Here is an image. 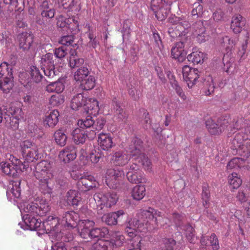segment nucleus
<instances>
[{
    "instance_id": "obj_22",
    "label": "nucleus",
    "mask_w": 250,
    "mask_h": 250,
    "mask_svg": "<svg viewBox=\"0 0 250 250\" xmlns=\"http://www.w3.org/2000/svg\"><path fill=\"white\" fill-rule=\"evenodd\" d=\"M38 10L41 13V15L42 18L46 19H50L54 18L55 10L51 8L47 0H43L38 7Z\"/></svg>"
},
{
    "instance_id": "obj_44",
    "label": "nucleus",
    "mask_w": 250,
    "mask_h": 250,
    "mask_svg": "<svg viewBox=\"0 0 250 250\" xmlns=\"http://www.w3.org/2000/svg\"><path fill=\"white\" fill-rule=\"evenodd\" d=\"M195 26L198 28V30H196L194 33L195 35L197 36V40L200 43L205 42L206 41L207 36L205 33V28L202 23H196Z\"/></svg>"
},
{
    "instance_id": "obj_62",
    "label": "nucleus",
    "mask_w": 250,
    "mask_h": 250,
    "mask_svg": "<svg viewBox=\"0 0 250 250\" xmlns=\"http://www.w3.org/2000/svg\"><path fill=\"white\" fill-rule=\"evenodd\" d=\"M203 11V6L199 2H195L192 6L191 15L193 18H197Z\"/></svg>"
},
{
    "instance_id": "obj_16",
    "label": "nucleus",
    "mask_w": 250,
    "mask_h": 250,
    "mask_svg": "<svg viewBox=\"0 0 250 250\" xmlns=\"http://www.w3.org/2000/svg\"><path fill=\"white\" fill-rule=\"evenodd\" d=\"M140 215L142 218L147 219L148 220H153L157 225L159 224L161 226H164L165 224H167V221H164V220H167L163 217L162 213L153 208H148L146 209L142 210L140 213Z\"/></svg>"
},
{
    "instance_id": "obj_9",
    "label": "nucleus",
    "mask_w": 250,
    "mask_h": 250,
    "mask_svg": "<svg viewBox=\"0 0 250 250\" xmlns=\"http://www.w3.org/2000/svg\"><path fill=\"white\" fill-rule=\"evenodd\" d=\"M24 163H29L37 161L40 157L37 146L32 141L26 140L20 144Z\"/></svg>"
},
{
    "instance_id": "obj_10",
    "label": "nucleus",
    "mask_w": 250,
    "mask_h": 250,
    "mask_svg": "<svg viewBox=\"0 0 250 250\" xmlns=\"http://www.w3.org/2000/svg\"><path fill=\"white\" fill-rule=\"evenodd\" d=\"M50 207L45 200L42 199L27 204L24 207L23 210L26 213H30L34 216H45L50 210Z\"/></svg>"
},
{
    "instance_id": "obj_26",
    "label": "nucleus",
    "mask_w": 250,
    "mask_h": 250,
    "mask_svg": "<svg viewBox=\"0 0 250 250\" xmlns=\"http://www.w3.org/2000/svg\"><path fill=\"white\" fill-rule=\"evenodd\" d=\"M124 214L122 210L117 212H113L109 213L104 214L102 217V221L109 226L116 225L118 223V220Z\"/></svg>"
},
{
    "instance_id": "obj_17",
    "label": "nucleus",
    "mask_w": 250,
    "mask_h": 250,
    "mask_svg": "<svg viewBox=\"0 0 250 250\" xmlns=\"http://www.w3.org/2000/svg\"><path fill=\"white\" fill-rule=\"evenodd\" d=\"M80 221L78 213L74 211H66L62 216V224L64 228L70 231L75 229Z\"/></svg>"
},
{
    "instance_id": "obj_23",
    "label": "nucleus",
    "mask_w": 250,
    "mask_h": 250,
    "mask_svg": "<svg viewBox=\"0 0 250 250\" xmlns=\"http://www.w3.org/2000/svg\"><path fill=\"white\" fill-rule=\"evenodd\" d=\"M33 36L27 32H23L18 36L19 46L23 50H28L33 43Z\"/></svg>"
},
{
    "instance_id": "obj_40",
    "label": "nucleus",
    "mask_w": 250,
    "mask_h": 250,
    "mask_svg": "<svg viewBox=\"0 0 250 250\" xmlns=\"http://www.w3.org/2000/svg\"><path fill=\"white\" fill-rule=\"evenodd\" d=\"M146 195V187L144 185H136L132 189L131 196L136 200L142 199Z\"/></svg>"
},
{
    "instance_id": "obj_28",
    "label": "nucleus",
    "mask_w": 250,
    "mask_h": 250,
    "mask_svg": "<svg viewBox=\"0 0 250 250\" xmlns=\"http://www.w3.org/2000/svg\"><path fill=\"white\" fill-rule=\"evenodd\" d=\"M245 25V19L239 14L235 15L232 18L230 28L235 34L239 33Z\"/></svg>"
},
{
    "instance_id": "obj_64",
    "label": "nucleus",
    "mask_w": 250,
    "mask_h": 250,
    "mask_svg": "<svg viewBox=\"0 0 250 250\" xmlns=\"http://www.w3.org/2000/svg\"><path fill=\"white\" fill-rule=\"evenodd\" d=\"M209 240L213 250H218L220 249L219 241L215 233L211 234Z\"/></svg>"
},
{
    "instance_id": "obj_18",
    "label": "nucleus",
    "mask_w": 250,
    "mask_h": 250,
    "mask_svg": "<svg viewBox=\"0 0 250 250\" xmlns=\"http://www.w3.org/2000/svg\"><path fill=\"white\" fill-rule=\"evenodd\" d=\"M94 224L92 220H82L79 222L77 228H75L74 231L79 232L81 237L83 239L91 238V230Z\"/></svg>"
},
{
    "instance_id": "obj_27",
    "label": "nucleus",
    "mask_w": 250,
    "mask_h": 250,
    "mask_svg": "<svg viewBox=\"0 0 250 250\" xmlns=\"http://www.w3.org/2000/svg\"><path fill=\"white\" fill-rule=\"evenodd\" d=\"M130 158V156L125 151L119 150L114 153L112 162L116 166H123L128 163Z\"/></svg>"
},
{
    "instance_id": "obj_43",
    "label": "nucleus",
    "mask_w": 250,
    "mask_h": 250,
    "mask_svg": "<svg viewBox=\"0 0 250 250\" xmlns=\"http://www.w3.org/2000/svg\"><path fill=\"white\" fill-rule=\"evenodd\" d=\"M69 57V64L71 67H79L84 63V60L79 58L75 50H72Z\"/></svg>"
},
{
    "instance_id": "obj_46",
    "label": "nucleus",
    "mask_w": 250,
    "mask_h": 250,
    "mask_svg": "<svg viewBox=\"0 0 250 250\" xmlns=\"http://www.w3.org/2000/svg\"><path fill=\"white\" fill-rule=\"evenodd\" d=\"M81 83L82 88L85 90L92 89L95 85V79L93 76H88L87 77L82 80Z\"/></svg>"
},
{
    "instance_id": "obj_2",
    "label": "nucleus",
    "mask_w": 250,
    "mask_h": 250,
    "mask_svg": "<svg viewBox=\"0 0 250 250\" xmlns=\"http://www.w3.org/2000/svg\"><path fill=\"white\" fill-rule=\"evenodd\" d=\"M142 140L137 138H133L129 145L128 150L132 157L133 163L129 167L128 171H137L140 170L139 166H142L145 170L152 171V164L150 160L142 152Z\"/></svg>"
},
{
    "instance_id": "obj_3",
    "label": "nucleus",
    "mask_w": 250,
    "mask_h": 250,
    "mask_svg": "<svg viewBox=\"0 0 250 250\" xmlns=\"http://www.w3.org/2000/svg\"><path fill=\"white\" fill-rule=\"evenodd\" d=\"M117 193L113 191L107 192H99L94 195V199L97 203L98 213L102 214V210L111 208L116 205L118 200Z\"/></svg>"
},
{
    "instance_id": "obj_37",
    "label": "nucleus",
    "mask_w": 250,
    "mask_h": 250,
    "mask_svg": "<svg viewBox=\"0 0 250 250\" xmlns=\"http://www.w3.org/2000/svg\"><path fill=\"white\" fill-rule=\"evenodd\" d=\"M81 201L80 194L75 190H70L67 193V201L69 205L78 206Z\"/></svg>"
},
{
    "instance_id": "obj_48",
    "label": "nucleus",
    "mask_w": 250,
    "mask_h": 250,
    "mask_svg": "<svg viewBox=\"0 0 250 250\" xmlns=\"http://www.w3.org/2000/svg\"><path fill=\"white\" fill-rule=\"evenodd\" d=\"M89 75V71L87 67H82L79 68L74 74V79L77 82H81Z\"/></svg>"
},
{
    "instance_id": "obj_7",
    "label": "nucleus",
    "mask_w": 250,
    "mask_h": 250,
    "mask_svg": "<svg viewBox=\"0 0 250 250\" xmlns=\"http://www.w3.org/2000/svg\"><path fill=\"white\" fill-rule=\"evenodd\" d=\"M42 225L52 239L58 241L62 239L63 235L65 233L62 229H60V224L58 217L48 216L45 220L42 221Z\"/></svg>"
},
{
    "instance_id": "obj_34",
    "label": "nucleus",
    "mask_w": 250,
    "mask_h": 250,
    "mask_svg": "<svg viewBox=\"0 0 250 250\" xmlns=\"http://www.w3.org/2000/svg\"><path fill=\"white\" fill-rule=\"evenodd\" d=\"M84 109L88 114L95 116L99 113V103L95 99H87Z\"/></svg>"
},
{
    "instance_id": "obj_61",
    "label": "nucleus",
    "mask_w": 250,
    "mask_h": 250,
    "mask_svg": "<svg viewBox=\"0 0 250 250\" xmlns=\"http://www.w3.org/2000/svg\"><path fill=\"white\" fill-rule=\"evenodd\" d=\"M103 156L104 155L102 152H97L95 150L90 153L88 158L91 163L95 164L98 163Z\"/></svg>"
},
{
    "instance_id": "obj_29",
    "label": "nucleus",
    "mask_w": 250,
    "mask_h": 250,
    "mask_svg": "<svg viewBox=\"0 0 250 250\" xmlns=\"http://www.w3.org/2000/svg\"><path fill=\"white\" fill-rule=\"evenodd\" d=\"M87 98L83 94L79 93L74 96L70 102V106L73 110H77L82 107H85Z\"/></svg>"
},
{
    "instance_id": "obj_24",
    "label": "nucleus",
    "mask_w": 250,
    "mask_h": 250,
    "mask_svg": "<svg viewBox=\"0 0 250 250\" xmlns=\"http://www.w3.org/2000/svg\"><path fill=\"white\" fill-rule=\"evenodd\" d=\"M163 0H151L150 8L154 12L157 19L160 21L164 20L167 16L166 13H161V11L164 6Z\"/></svg>"
},
{
    "instance_id": "obj_14",
    "label": "nucleus",
    "mask_w": 250,
    "mask_h": 250,
    "mask_svg": "<svg viewBox=\"0 0 250 250\" xmlns=\"http://www.w3.org/2000/svg\"><path fill=\"white\" fill-rule=\"evenodd\" d=\"M41 64L44 75L48 78H53L56 75L52 54L48 53L43 56L41 60Z\"/></svg>"
},
{
    "instance_id": "obj_52",
    "label": "nucleus",
    "mask_w": 250,
    "mask_h": 250,
    "mask_svg": "<svg viewBox=\"0 0 250 250\" xmlns=\"http://www.w3.org/2000/svg\"><path fill=\"white\" fill-rule=\"evenodd\" d=\"M31 82L39 83L42 78V75L41 74L39 69L36 66H33L30 68V71Z\"/></svg>"
},
{
    "instance_id": "obj_31",
    "label": "nucleus",
    "mask_w": 250,
    "mask_h": 250,
    "mask_svg": "<svg viewBox=\"0 0 250 250\" xmlns=\"http://www.w3.org/2000/svg\"><path fill=\"white\" fill-rule=\"evenodd\" d=\"M174 24L176 27V32L179 34V37L185 36L187 33V29L189 27V23L184 19L183 20L180 18L176 17L175 20L173 21Z\"/></svg>"
},
{
    "instance_id": "obj_20",
    "label": "nucleus",
    "mask_w": 250,
    "mask_h": 250,
    "mask_svg": "<svg viewBox=\"0 0 250 250\" xmlns=\"http://www.w3.org/2000/svg\"><path fill=\"white\" fill-rule=\"evenodd\" d=\"M97 141L99 146L104 150L108 151L115 146L109 133H100L98 135Z\"/></svg>"
},
{
    "instance_id": "obj_5",
    "label": "nucleus",
    "mask_w": 250,
    "mask_h": 250,
    "mask_svg": "<svg viewBox=\"0 0 250 250\" xmlns=\"http://www.w3.org/2000/svg\"><path fill=\"white\" fill-rule=\"evenodd\" d=\"M48 165L47 161H42L39 163L36 167V171L34 175L39 181V186L42 192L44 193H50L52 189L49 187L48 181L51 179L53 174L51 171H43L42 167H46Z\"/></svg>"
},
{
    "instance_id": "obj_42",
    "label": "nucleus",
    "mask_w": 250,
    "mask_h": 250,
    "mask_svg": "<svg viewBox=\"0 0 250 250\" xmlns=\"http://www.w3.org/2000/svg\"><path fill=\"white\" fill-rule=\"evenodd\" d=\"M64 89V85L60 81L51 83L45 88L46 91L48 92H56L57 93L62 92Z\"/></svg>"
},
{
    "instance_id": "obj_39",
    "label": "nucleus",
    "mask_w": 250,
    "mask_h": 250,
    "mask_svg": "<svg viewBox=\"0 0 250 250\" xmlns=\"http://www.w3.org/2000/svg\"><path fill=\"white\" fill-rule=\"evenodd\" d=\"M200 74L198 70L193 68L186 77L184 79L186 81L189 88H192L196 83L197 80L199 78Z\"/></svg>"
},
{
    "instance_id": "obj_25",
    "label": "nucleus",
    "mask_w": 250,
    "mask_h": 250,
    "mask_svg": "<svg viewBox=\"0 0 250 250\" xmlns=\"http://www.w3.org/2000/svg\"><path fill=\"white\" fill-rule=\"evenodd\" d=\"M184 44L182 42H179L175 44L171 48V57L177 59L179 62H183L185 59L186 53L184 50Z\"/></svg>"
},
{
    "instance_id": "obj_8",
    "label": "nucleus",
    "mask_w": 250,
    "mask_h": 250,
    "mask_svg": "<svg viewBox=\"0 0 250 250\" xmlns=\"http://www.w3.org/2000/svg\"><path fill=\"white\" fill-rule=\"evenodd\" d=\"M11 65L4 62L0 65V89L4 93L9 92L13 83Z\"/></svg>"
},
{
    "instance_id": "obj_50",
    "label": "nucleus",
    "mask_w": 250,
    "mask_h": 250,
    "mask_svg": "<svg viewBox=\"0 0 250 250\" xmlns=\"http://www.w3.org/2000/svg\"><path fill=\"white\" fill-rule=\"evenodd\" d=\"M204 86L206 88L205 94L209 95L213 93L215 89V85L212 77L208 76L204 82Z\"/></svg>"
},
{
    "instance_id": "obj_4",
    "label": "nucleus",
    "mask_w": 250,
    "mask_h": 250,
    "mask_svg": "<svg viewBox=\"0 0 250 250\" xmlns=\"http://www.w3.org/2000/svg\"><path fill=\"white\" fill-rule=\"evenodd\" d=\"M3 112L4 113L0 108V123L3 120L6 125L13 129L18 128L19 120L23 114L22 109L11 105L8 109L4 108Z\"/></svg>"
},
{
    "instance_id": "obj_36",
    "label": "nucleus",
    "mask_w": 250,
    "mask_h": 250,
    "mask_svg": "<svg viewBox=\"0 0 250 250\" xmlns=\"http://www.w3.org/2000/svg\"><path fill=\"white\" fill-rule=\"evenodd\" d=\"M73 140L77 145L84 143L86 139V131L82 128H77L72 132Z\"/></svg>"
},
{
    "instance_id": "obj_15",
    "label": "nucleus",
    "mask_w": 250,
    "mask_h": 250,
    "mask_svg": "<svg viewBox=\"0 0 250 250\" xmlns=\"http://www.w3.org/2000/svg\"><path fill=\"white\" fill-rule=\"evenodd\" d=\"M233 127L237 130H241V132L236 134L234 138L238 135L240 134L243 137V141H242V147L246 146L245 142L250 140V121L241 118L237 119Z\"/></svg>"
},
{
    "instance_id": "obj_49",
    "label": "nucleus",
    "mask_w": 250,
    "mask_h": 250,
    "mask_svg": "<svg viewBox=\"0 0 250 250\" xmlns=\"http://www.w3.org/2000/svg\"><path fill=\"white\" fill-rule=\"evenodd\" d=\"M178 229L179 230H184L187 239L190 243L193 242L195 231L191 225L187 224L184 225L181 229Z\"/></svg>"
},
{
    "instance_id": "obj_55",
    "label": "nucleus",
    "mask_w": 250,
    "mask_h": 250,
    "mask_svg": "<svg viewBox=\"0 0 250 250\" xmlns=\"http://www.w3.org/2000/svg\"><path fill=\"white\" fill-rule=\"evenodd\" d=\"M64 102V96L62 95L54 94L51 96L49 99V104L53 106H58Z\"/></svg>"
},
{
    "instance_id": "obj_63",
    "label": "nucleus",
    "mask_w": 250,
    "mask_h": 250,
    "mask_svg": "<svg viewBox=\"0 0 250 250\" xmlns=\"http://www.w3.org/2000/svg\"><path fill=\"white\" fill-rule=\"evenodd\" d=\"M54 53L56 58L62 59L67 54V47L64 46L59 47L54 50Z\"/></svg>"
},
{
    "instance_id": "obj_35",
    "label": "nucleus",
    "mask_w": 250,
    "mask_h": 250,
    "mask_svg": "<svg viewBox=\"0 0 250 250\" xmlns=\"http://www.w3.org/2000/svg\"><path fill=\"white\" fill-rule=\"evenodd\" d=\"M92 250H114L113 244L110 240L99 239L91 247Z\"/></svg>"
},
{
    "instance_id": "obj_38",
    "label": "nucleus",
    "mask_w": 250,
    "mask_h": 250,
    "mask_svg": "<svg viewBox=\"0 0 250 250\" xmlns=\"http://www.w3.org/2000/svg\"><path fill=\"white\" fill-rule=\"evenodd\" d=\"M205 58L206 54L199 51H193L187 56L188 61L194 64L202 63Z\"/></svg>"
},
{
    "instance_id": "obj_60",
    "label": "nucleus",
    "mask_w": 250,
    "mask_h": 250,
    "mask_svg": "<svg viewBox=\"0 0 250 250\" xmlns=\"http://www.w3.org/2000/svg\"><path fill=\"white\" fill-rule=\"evenodd\" d=\"M185 215L183 214H180L178 213L174 212L172 214L173 221L175 225V226L178 229H181L183 226V220L184 219Z\"/></svg>"
},
{
    "instance_id": "obj_53",
    "label": "nucleus",
    "mask_w": 250,
    "mask_h": 250,
    "mask_svg": "<svg viewBox=\"0 0 250 250\" xmlns=\"http://www.w3.org/2000/svg\"><path fill=\"white\" fill-rule=\"evenodd\" d=\"M115 115L120 120L123 121L127 118V114L124 109L121 108L119 104L115 103L114 107Z\"/></svg>"
},
{
    "instance_id": "obj_47",
    "label": "nucleus",
    "mask_w": 250,
    "mask_h": 250,
    "mask_svg": "<svg viewBox=\"0 0 250 250\" xmlns=\"http://www.w3.org/2000/svg\"><path fill=\"white\" fill-rule=\"evenodd\" d=\"M109 233L108 229L106 228H95L91 230V238L104 237Z\"/></svg>"
},
{
    "instance_id": "obj_6",
    "label": "nucleus",
    "mask_w": 250,
    "mask_h": 250,
    "mask_svg": "<svg viewBox=\"0 0 250 250\" xmlns=\"http://www.w3.org/2000/svg\"><path fill=\"white\" fill-rule=\"evenodd\" d=\"M71 176L74 179L78 180L77 186L79 189L82 191L90 190L96 188L99 185L95 178L87 173L81 174L79 172H73L71 174Z\"/></svg>"
},
{
    "instance_id": "obj_51",
    "label": "nucleus",
    "mask_w": 250,
    "mask_h": 250,
    "mask_svg": "<svg viewBox=\"0 0 250 250\" xmlns=\"http://www.w3.org/2000/svg\"><path fill=\"white\" fill-rule=\"evenodd\" d=\"M250 189H240L238 192L236 198L241 203L248 202L250 200Z\"/></svg>"
},
{
    "instance_id": "obj_1",
    "label": "nucleus",
    "mask_w": 250,
    "mask_h": 250,
    "mask_svg": "<svg viewBox=\"0 0 250 250\" xmlns=\"http://www.w3.org/2000/svg\"><path fill=\"white\" fill-rule=\"evenodd\" d=\"M242 141L243 137L240 134H238L232 141V149H236L241 157L232 159L227 165V170L241 167L250 169V140L246 141V146L242 147Z\"/></svg>"
},
{
    "instance_id": "obj_11",
    "label": "nucleus",
    "mask_w": 250,
    "mask_h": 250,
    "mask_svg": "<svg viewBox=\"0 0 250 250\" xmlns=\"http://www.w3.org/2000/svg\"><path fill=\"white\" fill-rule=\"evenodd\" d=\"M229 119V117L223 116L219 118L215 122L212 119H208L206 122V127L211 135H219L228 127Z\"/></svg>"
},
{
    "instance_id": "obj_33",
    "label": "nucleus",
    "mask_w": 250,
    "mask_h": 250,
    "mask_svg": "<svg viewBox=\"0 0 250 250\" xmlns=\"http://www.w3.org/2000/svg\"><path fill=\"white\" fill-rule=\"evenodd\" d=\"M25 223L29 227L31 230H36L41 227L42 221L35 216L31 215L30 213H26L23 216Z\"/></svg>"
},
{
    "instance_id": "obj_13",
    "label": "nucleus",
    "mask_w": 250,
    "mask_h": 250,
    "mask_svg": "<svg viewBox=\"0 0 250 250\" xmlns=\"http://www.w3.org/2000/svg\"><path fill=\"white\" fill-rule=\"evenodd\" d=\"M124 176V171L121 169L119 168L107 169L105 173V183L109 188L116 189L120 185V182Z\"/></svg>"
},
{
    "instance_id": "obj_41",
    "label": "nucleus",
    "mask_w": 250,
    "mask_h": 250,
    "mask_svg": "<svg viewBox=\"0 0 250 250\" xmlns=\"http://www.w3.org/2000/svg\"><path fill=\"white\" fill-rule=\"evenodd\" d=\"M56 143L60 146H63L66 144L67 136L64 130L62 129L57 130L54 134Z\"/></svg>"
},
{
    "instance_id": "obj_21",
    "label": "nucleus",
    "mask_w": 250,
    "mask_h": 250,
    "mask_svg": "<svg viewBox=\"0 0 250 250\" xmlns=\"http://www.w3.org/2000/svg\"><path fill=\"white\" fill-rule=\"evenodd\" d=\"M77 156L75 148L72 146H67L60 152L59 157L65 163L74 160Z\"/></svg>"
},
{
    "instance_id": "obj_12",
    "label": "nucleus",
    "mask_w": 250,
    "mask_h": 250,
    "mask_svg": "<svg viewBox=\"0 0 250 250\" xmlns=\"http://www.w3.org/2000/svg\"><path fill=\"white\" fill-rule=\"evenodd\" d=\"M142 223L136 218L133 219L128 223V226L125 228V231L129 238L128 239V243H134L137 246V243H141V237L137 234L138 232H141L142 229Z\"/></svg>"
},
{
    "instance_id": "obj_54",
    "label": "nucleus",
    "mask_w": 250,
    "mask_h": 250,
    "mask_svg": "<svg viewBox=\"0 0 250 250\" xmlns=\"http://www.w3.org/2000/svg\"><path fill=\"white\" fill-rule=\"evenodd\" d=\"M202 199L204 207L205 208H208L209 206V202L210 199V192L208 186H204L203 187Z\"/></svg>"
},
{
    "instance_id": "obj_19",
    "label": "nucleus",
    "mask_w": 250,
    "mask_h": 250,
    "mask_svg": "<svg viewBox=\"0 0 250 250\" xmlns=\"http://www.w3.org/2000/svg\"><path fill=\"white\" fill-rule=\"evenodd\" d=\"M0 166L3 172L10 176H14L16 175L18 170L21 169V166H23V168L25 166L19 159H15V163L13 162H2L1 163Z\"/></svg>"
},
{
    "instance_id": "obj_30",
    "label": "nucleus",
    "mask_w": 250,
    "mask_h": 250,
    "mask_svg": "<svg viewBox=\"0 0 250 250\" xmlns=\"http://www.w3.org/2000/svg\"><path fill=\"white\" fill-rule=\"evenodd\" d=\"M126 176L128 180L132 183L139 184L146 182V179L142 170L137 171H128L127 172Z\"/></svg>"
},
{
    "instance_id": "obj_45",
    "label": "nucleus",
    "mask_w": 250,
    "mask_h": 250,
    "mask_svg": "<svg viewBox=\"0 0 250 250\" xmlns=\"http://www.w3.org/2000/svg\"><path fill=\"white\" fill-rule=\"evenodd\" d=\"M228 182L230 187L233 189L238 188L242 184V181L236 173H232L228 176Z\"/></svg>"
},
{
    "instance_id": "obj_57",
    "label": "nucleus",
    "mask_w": 250,
    "mask_h": 250,
    "mask_svg": "<svg viewBox=\"0 0 250 250\" xmlns=\"http://www.w3.org/2000/svg\"><path fill=\"white\" fill-rule=\"evenodd\" d=\"M110 241L113 242V246L115 245L116 247H120L125 242V237L120 232H116L114 234Z\"/></svg>"
},
{
    "instance_id": "obj_59",
    "label": "nucleus",
    "mask_w": 250,
    "mask_h": 250,
    "mask_svg": "<svg viewBox=\"0 0 250 250\" xmlns=\"http://www.w3.org/2000/svg\"><path fill=\"white\" fill-rule=\"evenodd\" d=\"M73 21V17H70L66 19L62 15H60L57 18V25L58 27L61 28H67L68 23H69V22H72V21Z\"/></svg>"
},
{
    "instance_id": "obj_32",
    "label": "nucleus",
    "mask_w": 250,
    "mask_h": 250,
    "mask_svg": "<svg viewBox=\"0 0 250 250\" xmlns=\"http://www.w3.org/2000/svg\"><path fill=\"white\" fill-rule=\"evenodd\" d=\"M60 114L57 110H53L45 117L43 124L45 126L54 127L59 122Z\"/></svg>"
},
{
    "instance_id": "obj_58",
    "label": "nucleus",
    "mask_w": 250,
    "mask_h": 250,
    "mask_svg": "<svg viewBox=\"0 0 250 250\" xmlns=\"http://www.w3.org/2000/svg\"><path fill=\"white\" fill-rule=\"evenodd\" d=\"M237 42V39L235 38H229L226 36L223 38V42L224 46H226L227 50H230L233 48Z\"/></svg>"
},
{
    "instance_id": "obj_56",
    "label": "nucleus",
    "mask_w": 250,
    "mask_h": 250,
    "mask_svg": "<svg viewBox=\"0 0 250 250\" xmlns=\"http://www.w3.org/2000/svg\"><path fill=\"white\" fill-rule=\"evenodd\" d=\"M90 116H88L85 119H82L78 121V125L80 126V128L83 129L85 127L86 128H90L92 126L93 128L94 124V120L92 117Z\"/></svg>"
}]
</instances>
